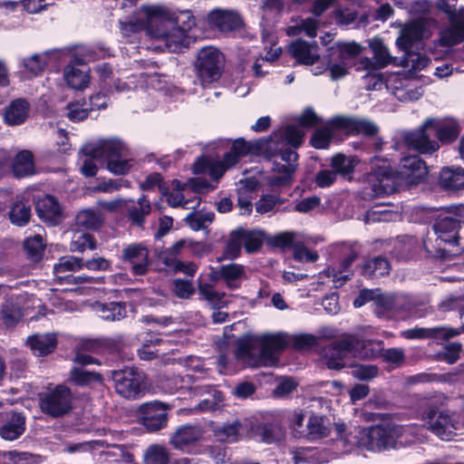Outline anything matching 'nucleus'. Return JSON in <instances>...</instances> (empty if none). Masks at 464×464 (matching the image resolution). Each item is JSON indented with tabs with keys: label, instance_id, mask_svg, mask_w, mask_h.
I'll return each mask as SVG.
<instances>
[{
	"label": "nucleus",
	"instance_id": "obj_1",
	"mask_svg": "<svg viewBox=\"0 0 464 464\" xmlns=\"http://www.w3.org/2000/svg\"><path fill=\"white\" fill-rule=\"evenodd\" d=\"M139 23L122 24V30L137 32L147 27L148 33L164 42L166 48L171 53L181 51L188 44L187 31L194 25L189 12H182L172 17L169 13L160 6H143L140 9Z\"/></svg>",
	"mask_w": 464,
	"mask_h": 464
},
{
	"label": "nucleus",
	"instance_id": "obj_2",
	"mask_svg": "<svg viewBox=\"0 0 464 464\" xmlns=\"http://www.w3.org/2000/svg\"><path fill=\"white\" fill-rule=\"evenodd\" d=\"M85 159L82 165V174H95L106 169L112 174H125L134 170L135 160L128 147L119 139H102L86 143L82 148Z\"/></svg>",
	"mask_w": 464,
	"mask_h": 464
},
{
	"label": "nucleus",
	"instance_id": "obj_3",
	"mask_svg": "<svg viewBox=\"0 0 464 464\" xmlns=\"http://www.w3.org/2000/svg\"><path fill=\"white\" fill-rule=\"evenodd\" d=\"M253 147L244 139L239 138L233 141L229 151L219 157L201 156L193 165V174H224L230 170L239 161V159L247 155Z\"/></svg>",
	"mask_w": 464,
	"mask_h": 464
},
{
	"label": "nucleus",
	"instance_id": "obj_4",
	"mask_svg": "<svg viewBox=\"0 0 464 464\" xmlns=\"http://www.w3.org/2000/svg\"><path fill=\"white\" fill-rule=\"evenodd\" d=\"M115 392L122 398L137 400L146 392V374L138 367L124 366L111 372Z\"/></svg>",
	"mask_w": 464,
	"mask_h": 464
},
{
	"label": "nucleus",
	"instance_id": "obj_5",
	"mask_svg": "<svg viewBox=\"0 0 464 464\" xmlns=\"http://www.w3.org/2000/svg\"><path fill=\"white\" fill-rule=\"evenodd\" d=\"M74 396L65 384H57L39 394V407L43 413L53 419L62 418L73 410Z\"/></svg>",
	"mask_w": 464,
	"mask_h": 464
},
{
	"label": "nucleus",
	"instance_id": "obj_6",
	"mask_svg": "<svg viewBox=\"0 0 464 464\" xmlns=\"http://www.w3.org/2000/svg\"><path fill=\"white\" fill-rule=\"evenodd\" d=\"M369 179L372 196L376 198L389 196L391 194L416 190L419 186H424L430 181V178L435 176H372Z\"/></svg>",
	"mask_w": 464,
	"mask_h": 464
},
{
	"label": "nucleus",
	"instance_id": "obj_7",
	"mask_svg": "<svg viewBox=\"0 0 464 464\" xmlns=\"http://www.w3.org/2000/svg\"><path fill=\"white\" fill-rule=\"evenodd\" d=\"M224 63V55L216 47L201 48L195 63L198 78L203 83H211L218 81L222 74Z\"/></svg>",
	"mask_w": 464,
	"mask_h": 464
},
{
	"label": "nucleus",
	"instance_id": "obj_8",
	"mask_svg": "<svg viewBox=\"0 0 464 464\" xmlns=\"http://www.w3.org/2000/svg\"><path fill=\"white\" fill-rule=\"evenodd\" d=\"M119 258L124 265L130 266V273L133 276H144L149 271L150 251L143 243L125 246Z\"/></svg>",
	"mask_w": 464,
	"mask_h": 464
},
{
	"label": "nucleus",
	"instance_id": "obj_9",
	"mask_svg": "<svg viewBox=\"0 0 464 464\" xmlns=\"http://www.w3.org/2000/svg\"><path fill=\"white\" fill-rule=\"evenodd\" d=\"M422 416L429 429L441 440H449L456 434L450 416L440 411L438 406L429 404L423 410Z\"/></svg>",
	"mask_w": 464,
	"mask_h": 464
},
{
	"label": "nucleus",
	"instance_id": "obj_10",
	"mask_svg": "<svg viewBox=\"0 0 464 464\" xmlns=\"http://www.w3.org/2000/svg\"><path fill=\"white\" fill-rule=\"evenodd\" d=\"M140 422L150 431H157L167 425L168 413L162 402L153 401L140 405L138 411Z\"/></svg>",
	"mask_w": 464,
	"mask_h": 464
},
{
	"label": "nucleus",
	"instance_id": "obj_11",
	"mask_svg": "<svg viewBox=\"0 0 464 464\" xmlns=\"http://www.w3.org/2000/svg\"><path fill=\"white\" fill-rule=\"evenodd\" d=\"M353 342L349 339V335L333 342L325 350L324 363L330 370L340 371L345 367L344 359L352 354L353 351Z\"/></svg>",
	"mask_w": 464,
	"mask_h": 464
},
{
	"label": "nucleus",
	"instance_id": "obj_12",
	"mask_svg": "<svg viewBox=\"0 0 464 464\" xmlns=\"http://www.w3.org/2000/svg\"><path fill=\"white\" fill-rule=\"evenodd\" d=\"M430 33L423 21H413L405 24L400 31L396 39V44L404 53L411 51L414 45H418L424 38H428Z\"/></svg>",
	"mask_w": 464,
	"mask_h": 464
},
{
	"label": "nucleus",
	"instance_id": "obj_13",
	"mask_svg": "<svg viewBox=\"0 0 464 464\" xmlns=\"http://www.w3.org/2000/svg\"><path fill=\"white\" fill-rule=\"evenodd\" d=\"M429 130H432L431 127H425V121L417 130L403 134V141L405 144L422 154H432L439 150V141L430 140Z\"/></svg>",
	"mask_w": 464,
	"mask_h": 464
},
{
	"label": "nucleus",
	"instance_id": "obj_14",
	"mask_svg": "<svg viewBox=\"0 0 464 464\" xmlns=\"http://www.w3.org/2000/svg\"><path fill=\"white\" fill-rule=\"evenodd\" d=\"M37 217L44 223L54 226L58 225L63 218V208L54 196L44 195L42 198L34 199Z\"/></svg>",
	"mask_w": 464,
	"mask_h": 464
},
{
	"label": "nucleus",
	"instance_id": "obj_15",
	"mask_svg": "<svg viewBox=\"0 0 464 464\" xmlns=\"http://www.w3.org/2000/svg\"><path fill=\"white\" fill-rule=\"evenodd\" d=\"M208 20L211 27L222 33L237 31L244 25L241 16L232 10L215 9L208 14Z\"/></svg>",
	"mask_w": 464,
	"mask_h": 464
},
{
	"label": "nucleus",
	"instance_id": "obj_16",
	"mask_svg": "<svg viewBox=\"0 0 464 464\" xmlns=\"http://www.w3.org/2000/svg\"><path fill=\"white\" fill-rule=\"evenodd\" d=\"M422 246L428 256L437 259L450 260L456 256L452 249L457 246L439 233L434 232L433 236L428 234L422 239Z\"/></svg>",
	"mask_w": 464,
	"mask_h": 464
},
{
	"label": "nucleus",
	"instance_id": "obj_17",
	"mask_svg": "<svg viewBox=\"0 0 464 464\" xmlns=\"http://www.w3.org/2000/svg\"><path fill=\"white\" fill-rule=\"evenodd\" d=\"M202 437V430L198 425H180L171 435L169 442L174 449L188 451Z\"/></svg>",
	"mask_w": 464,
	"mask_h": 464
},
{
	"label": "nucleus",
	"instance_id": "obj_18",
	"mask_svg": "<svg viewBox=\"0 0 464 464\" xmlns=\"http://www.w3.org/2000/svg\"><path fill=\"white\" fill-rule=\"evenodd\" d=\"M363 444L369 450L382 451L394 443L392 430L383 425H375L369 428Z\"/></svg>",
	"mask_w": 464,
	"mask_h": 464
},
{
	"label": "nucleus",
	"instance_id": "obj_19",
	"mask_svg": "<svg viewBox=\"0 0 464 464\" xmlns=\"http://www.w3.org/2000/svg\"><path fill=\"white\" fill-rule=\"evenodd\" d=\"M255 433L265 443L271 444L279 441L284 435L281 419L277 414L267 413L263 421L254 427Z\"/></svg>",
	"mask_w": 464,
	"mask_h": 464
},
{
	"label": "nucleus",
	"instance_id": "obj_20",
	"mask_svg": "<svg viewBox=\"0 0 464 464\" xmlns=\"http://www.w3.org/2000/svg\"><path fill=\"white\" fill-rule=\"evenodd\" d=\"M262 359L272 361L276 359V354L284 352L288 346V335L286 334H266L259 336Z\"/></svg>",
	"mask_w": 464,
	"mask_h": 464
},
{
	"label": "nucleus",
	"instance_id": "obj_21",
	"mask_svg": "<svg viewBox=\"0 0 464 464\" xmlns=\"http://www.w3.org/2000/svg\"><path fill=\"white\" fill-rule=\"evenodd\" d=\"M425 127H431V130H435L438 140L443 144L455 141L460 132L459 123L452 118H429L425 121Z\"/></svg>",
	"mask_w": 464,
	"mask_h": 464
},
{
	"label": "nucleus",
	"instance_id": "obj_22",
	"mask_svg": "<svg viewBox=\"0 0 464 464\" xmlns=\"http://www.w3.org/2000/svg\"><path fill=\"white\" fill-rule=\"evenodd\" d=\"M289 53L295 60L304 65H313L320 60L318 45L316 43H308L297 39L289 44Z\"/></svg>",
	"mask_w": 464,
	"mask_h": 464
},
{
	"label": "nucleus",
	"instance_id": "obj_23",
	"mask_svg": "<svg viewBox=\"0 0 464 464\" xmlns=\"http://www.w3.org/2000/svg\"><path fill=\"white\" fill-rule=\"evenodd\" d=\"M382 163L383 166L375 163V167L380 169L377 174H395L390 165L386 166L384 161ZM400 169L401 170L396 174H428L429 171L425 161L417 155L403 157L400 162Z\"/></svg>",
	"mask_w": 464,
	"mask_h": 464
},
{
	"label": "nucleus",
	"instance_id": "obj_24",
	"mask_svg": "<svg viewBox=\"0 0 464 464\" xmlns=\"http://www.w3.org/2000/svg\"><path fill=\"white\" fill-rule=\"evenodd\" d=\"M461 218L439 215L432 225V229L435 233H439L440 237L449 238L450 242L458 246L460 238L459 229L461 228Z\"/></svg>",
	"mask_w": 464,
	"mask_h": 464
},
{
	"label": "nucleus",
	"instance_id": "obj_25",
	"mask_svg": "<svg viewBox=\"0 0 464 464\" xmlns=\"http://www.w3.org/2000/svg\"><path fill=\"white\" fill-rule=\"evenodd\" d=\"M82 347L83 349L102 354L120 356L125 347V343L120 337H102L101 339L84 342Z\"/></svg>",
	"mask_w": 464,
	"mask_h": 464
},
{
	"label": "nucleus",
	"instance_id": "obj_26",
	"mask_svg": "<svg viewBox=\"0 0 464 464\" xmlns=\"http://www.w3.org/2000/svg\"><path fill=\"white\" fill-rule=\"evenodd\" d=\"M26 343L34 355L44 357L55 351L58 339L56 334L53 333L35 334L27 338Z\"/></svg>",
	"mask_w": 464,
	"mask_h": 464
},
{
	"label": "nucleus",
	"instance_id": "obj_27",
	"mask_svg": "<svg viewBox=\"0 0 464 464\" xmlns=\"http://www.w3.org/2000/svg\"><path fill=\"white\" fill-rule=\"evenodd\" d=\"M353 343V356L362 359H373L381 356L383 350V341L361 339L357 335L348 334Z\"/></svg>",
	"mask_w": 464,
	"mask_h": 464
},
{
	"label": "nucleus",
	"instance_id": "obj_28",
	"mask_svg": "<svg viewBox=\"0 0 464 464\" xmlns=\"http://www.w3.org/2000/svg\"><path fill=\"white\" fill-rule=\"evenodd\" d=\"M244 275L245 268L243 265L230 263L221 266L218 270L212 269L210 276L214 281L223 279L229 289H237L240 286V283H237V281L242 278Z\"/></svg>",
	"mask_w": 464,
	"mask_h": 464
},
{
	"label": "nucleus",
	"instance_id": "obj_29",
	"mask_svg": "<svg viewBox=\"0 0 464 464\" xmlns=\"http://www.w3.org/2000/svg\"><path fill=\"white\" fill-rule=\"evenodd\" d=\"M64 79L67 84L75 90H82L89 83V73L86 66L76 61L64 68Z\"/></svg>",
	"mask_w": 464,
	"mask_h": 464
},
{
	"label": "nucleus",
	"instance_id": "obj_30",
	"mask_svg": "<svg viewBox=\"0 0 464 464\" xmlns=\"http://www.w3.org/2000/svg\"><path fill=\"white\" fill-rule=\"evenodd\" d=\"M418 248V238L414 236L404 235L398 237L392 253L398 260L409 261L415 256Z\"/></svg>",
	"mask_w": 464,
	"mask_h": 464
},
{
	"label": "nucleus",
	"instance_id": "obj_31",
	"mask_svg": "<svg viewBox=\"0 0 464 464\" xmlns=\"http://www.w3.org/2000/svg\"><path fill=\"white\" fill-rule=\"evenodd\" d=\"M30 110L29 103L24 99H16L13 101L6 108L5 112V121L10 126L22 124L28 117Z\"/></svg>",
	"mask_w": 464,
	"mask_h": 464
},
{
	"label": "nucleus",
	"instance_id": "obj_32",
	"mask_svg": "<svg viewBox=\"0 0 464 464\" xmlns=\"http://www.w3.org/2000/svg\"><path fill=\"white\" fill-rule=\"evenodd\" d=\"M361 52L362 47L358 44H337L329 49L327 57L347 66L348 62L358 56Z\"/></svg>",
	"mask_w": 464,
	"mask_h": 464
},
{
	"label": "nucleus",
	"instance_id": "obj_33",
	"mask_svg": "<svg viewBox=\"0 0 464 464\" xmlns=\"http://www.w3.org/2000/svg\"><path fill=\"white\" fill-rule=\"evenodd\" d=\"M25 430V418L20 412H14L9 420L0 428V437L5 440L18 439Z\"/></svg>",
	"mask_w": 464,
	"mask_h": 464
},
{
	"label": "nucleus",
	"instance_id": "obj_34",
	"mask_svg": "<svg viewBox=\"0 0 464 464\" xmlns=\"http://www.w3.org/2000/svg\"><path fill=\"white\" fill-rule=\"evenodd\" d=\"M390 270L391 263L388 258L378 256L364 262L362 274L366 277L374 278L389 275Z\"/></svg>",
	"mask_w": 464,
	"mask_h": 464
},
{
	"label": "nucleus",
	"instance_id": "obj_35",
	"mask_svg": "<svg viewBox=\"0 0 464 464\" xmlns=\"http://www.w3.org/2000/svg\"><path fill=\"white\" fill-rule=\"evenodd\" d=\"M450 25L440 32V43L442 46H454L464 40V21H450Z\"/></svg>",
	"mask_w": 464,
	"mask_h": 464
},
{
	"label": "nucleus",
	"instance_id": "obj_36",
	"mask_svg": "<svg viewBox=\"0 0 464 464\" xmlns=\"http://www.w3.org/2000/svg\"><path fill=\"white\" fill-rule=\"evenodd\" d=\"M9 219L12 224L24 227L27 225L31 218V203L29 199L23 198L20 200H16L9 213Z\"/></svg>",
	"mask_w": 464,
	"mask_h": 464
},
{
	"label": "nucleus",
	"instance_id": "obj_37",
	"mask_svg": "<svg viewBox=\"0 0 464 464\" xmlns=\"http://www.w3.org/2000/svg\"><path fill=\"white\" fill-rule=\"evenodd\" d=\"M96 310L100 313V316L107 321H120L126 316V303L124 302H110L96 303Z\"/></svg>",
	"mask_w": 464,
	"mask_h": 464
},
{
	"label": "nucleus",
	"instance_id": "obj_38",
	"mask_svg": "<svg viewBox=\"0 0 464 464\" xmlns=\"http://www.w3.org/2000/svg\"><path fill=\"white\" fill-rule=\"evenodd\" d=\"M69 381L76 386H90L93 383H101L102 376L93 371H87L82 367H72L70 371Z\"/></svg>",
	"mask_w": 464,
	"mask_h": 464
},
{
	"label": "nucleus",
	"instance_id": "obj_39",
	"mask_svg": "<svg viewBox=\"0 0 464 464\" xmlns=\"http://www.w3.org/2000/svg\"><path fill=\"white\" fill-rule=\"evenodd\" d=\"M239 229L245 251L248 254L258 252L264 244L265 234L258 230H246L242 227Z\"/></svg>",
	"mask_w": 464,
	"mask_h": 464
},
{
	"label": "nucleus",
	"instance_id": "obj_40",
	"mask_svg": "<svg viewBox=\"0 0 464 464\" xmlns=\"http://www.w3.org/2000/svg\"><path fill=\"white\" fill-rule=\"evenodd\" d=\"M76 226L87 230H97L102 224V218L98 210L83 209L75 218Z\"/></svg>",
	"mask_w": 464,
	"mask_h": 464
},
{
	"label": "nucleus",
	"instance_id": "obj_41",
	"mask_svg": "<svg viewBox=\"0 0 464 464\" xmlns=\"http://www.w3.org/2000/svg\"><path fill=\"white\" fill-rule=\"evenodd\" d=\"M45 249V244L40 235H35L24 239V250L29 260L38 263L43 259Z\"/></svg>",
	"mask_w": 464,
	"mask_h": 464
},
{
	"label": "nucleus",
	"instance_id": "obj_42",
	"mask_svg": "<svg viewBox=\"0 0 464 464\" xmlns=\"http://www.w3.org/2000/svg\"><path fill=\"white\" fill-rule=\"evenodd\" d=\"M360 163V160L355 156L346 157L339 153L332 158L331 166L335 171V174H352L356 171L355 167Z\"/></svg>",
	"mask_w": 464,
	"mask_h": 464
},
{
	"label": "nucleus",
	"instance_id": "obj_43",
	"mask_svg": "<svg viewBox=\"0 0 464 464\" xmlns=\"http://www.w3.org/2000/svg\"><path fill=\"white\" fill-rule=\"evenodd\" d=\"M14 174H34L35 167L32 151L24 150L17 153L13 164Z\"/></svg>",
	"mask_w": 464,
	"mask_h": 464
},
{
	"label": "nucleus",
	"instance_id": "obj_44",
	"mask_svg": "<svg viewBox=\"0 0 464 464\" xmlns=\"http://www.w3.org/2000/svg\"><path fill=\"white\" fill-rule=\"evenodd\" d=\"M236 185L237 195L246 198H256L258 191L261 189V183L257 180L256 176H249L245 179H241L236 183Z\"/></svg>",
	"mask_w": 464,
	"mask_h": 464
},
{
	"label": "nucleus",
	"instance_id": "obj_45",
	"mask_svg": "<svg viewBox=\"0 0 464 464\" xmlns=\"http://www.w3.org/2000/svg\"><path fill=\"white\" fill-rule=\"evenodd\" d=\"M369 45L372 51L374 60L377 62L378 66L384 68L388 64L393 63L394 58L391 55L387 46L381 39H372Z\"/></svg>",
	"mask_w": 464,
	"mask_h": 464
},
{
	"label": "nucleus",
	"instance_id": "obj_46",
	"mask_svg": "<svg viewBox=\"0 0 464 464\" xmlns=\"http://www.w3.org/2000/svg\"><path fill=\"white\" fill-rule=\"evenodd\" d=\"M97 248V240L90 233H76L70 244L72 252L83 253L85 250H95Z\"/></svg>",
	"mask_w": 464,
	"mask_h": 464
},
{
	"label": "nucleus",
	"instance_id": "obj_47",
	"mask_svg": "<svg viewBox=\"0 0 464 464\" xmlns=\"http://www.w3.org/2000/svg\"><path fill=\"white\" fill-rule=\"evenodd\" d=\"M211 181L202 177H192L188 179L189 191L196 194H204L217 188L223 176H210Z\"/></svg>",
	"mask_w": 464,
	"mask_h": 464
},
{
	"label": "nucleus",
	"instance_id": "obj_48",
	"mask_svg": "<svg viewBox=\"0 0 464 464\" xmlns=\"http://www.w3.org/2000/svg\"><path fill=\"white\" fill-rule=\"evenodd\" d=\"M257 343L259 344V335L247 334L239 337L237 341L235 356L237 359L250 357L252 351Z\"/></svg>",
	"mask_w": 464,
	"mask_h": 464
},
{
	"label": "nucleus",
	"instance_id": "obj_49",
	"mask_svg": "<svg viewBox=\"0 0 464 464\" xmlns=\"http://www.w3.org/2000/svg\"><path fill=\"white\" fill-rule=\"evenodd\" d=\"M82 269V257L74 256H61L58 263L53 266V273L59 276L65 272H73Z\"/></svg>",
	"mask_w": 464,
	"mask_h": 464
},
{
	"label": "nucleus",
	"instance_id": "obj_50",
	"mask_svg": "<svg viewBox=\"0 0 464 464\" xmlns=\"http://www.w3.org/2000/svg\"><path fill=\"white\" fill-rule=\"evenodd\" d=\"M2 316L4 323L7 326H14L19 322L22 316L21 308L12 299H8L3 304Z\"/></svg>",
	"mask_w": 464,
	"mask_h": 464
},
{
	"label": "nucleus",
	"instance_id": "obj_51",
	"mask_svg": "<svg viewBox=\"0 0 464 464\" xmlns=\"http://www.w3.org/2000/svg\"><path fill=\"white\" fill-rule=\"evenodd\" d=\"M438 186L441 191L457 193L464 189V176H438Z\"/></svg>",
	"mask_w": 464,
	"mask_h": 464
},
{
	"label": "nucleus",
	"instance_id": "obj_52",
	"mask_svg": "<svg viewBox=\"0 0 464 464\" xmlns=\"http://www.w3.org/2000/svg\"><path fill=\"white\" fill-rule=\"evenodd\" d=\"M358 118L348 116H336L329 121L334 130H343L346 134L355 135Z\"/></svg>",
	"mask_w": 464,
	"mask_h": 464
},
{
	"label": "nucleus",
	"instance_id": "obj_53",
	"mask_svg": "<svg viewBox=\"0 0 464 464\" xmlns=\"http://www.w3.org/2000/svg\"><path fill=\"white\" fill-rule=\"evenodd\" d=\"M169 455L167 450L160 445L150 446L144 458L145 464H168Z\"/></svg>",
	"mask_w": 464,
	"mask_h": 464
},
{
	"label": "nucleus",
	"instance_id": "obj_54",
	"mask_svg": "<svg viewBox=\"0 0 464 464\" xmlns=\"http://www.w3.org/2000/svg\"><path fill=\"white\" fill-rule=\"evenodd\" d=\"M243 241L239 235V229L234 230L230 233V237L227 242L224 256L229 259H236L241 253Z\"/></svg>",
	"mask_w": 464,
	"mask_h": 464
},
{
	"label": "nucleus",
	"instance_id": "obj_55",
	"mask_svg": "<svg viewBox=\"0 0 464 464\" xmlns=\"http://www.w3.org/2000/svg\"><path fill=\"white\" fill-rule=\"evenodd\" d=\"M298 154L293 150H285L281 155L283 164H278L279 174H294L297 170V164L295 163Z\"/></svg>",
	"mask_w": 464,
	"mask_h": 464
},
{
	"label": "nucleus",
	"instance_id": "obj_56",
	"mask_svg": "<svg viewBox=\"0 0 464 464\" xmlns=\"http://www.w3.org/2000/svg\"><path fill=\"white\" fill-rule=\"evenodd\" d=\"M334 136V129L330 126L329 122L326 126L318 129L312 140V145L316 149H325L328 147L332 138Z\"/></svg>",
	"mask_w": 464,
	"mask_h": 464
},
{
	"label": "nucleus",
	"instance_id": "obj_57",
	"mask_svg": "<svg viewBox=\"0 0 464 464\" xmlns=\"http://www.w3.org/2000/svg\"><path fill=\"white\" fill-rule=\"evenodd\" d=\"M430 60L423 54L420 53H415L408 51V53H404V66L411 68L414 71H420L427 67Z\"/></svg>",
	"mask_w": 464,
	"mask_h": 464
},
{
	"label": "nucleus",
	"instance_id": "obj_58",
	"mask_svg": "<svg viewBox=\"0 0 464 464\" xmlns=\"http://www.w3.org/2000/svg\"><path fill=\"white\" fill-rule=\"evenodd\" d=\"M401 336L413 340V339H426V338H436L439 336L438 328H411L401 332Z\"/></svg>",
	"mask_w": 464,
	"mask_h": 464
},
{
	"label": "nucleus",
	"instance_id": "obj_59",
	"mask_svg": "<svg viewBox=\"0 0 464 464\" xmlns=\"http://www.w3.org/2000/svg\"><path fill=\"white\" fill-rule=\"evenodd\" d=\"M173 293L181 299L189 298L195 292V288L191 281L182 278L173 280Z\"/></svg>",
	"mask_w": 464,
	"mask_h": 464
},
{
	"label": "nucleus",
	"instance_id": "obj_60",
	"mask_svg": "<svg viewBox=\"0 0 464 464\" xmlns=\"http://www.w3.org/2000/svg\"><path fill=\"white\" fill-rule=\"evenodd\" d=\"M317 344V338L312 334H300L292 338V347L295 350H309Z\"/></svg>",
	"mask_w": 464,
	"mask_h": 464
},
{
	"label": "nucleus",
	"instance_id": "obj_61",
	"mask_svg": "<svg viewBox=\"0 0 464 464\" xmlns=\"http://www.w3.org/2000/svg\"><path fill=\"white\" fill-rule=\"evenodd\" d=\"M306 426V436L310 439L324 438L327 435L326 428L324 426L322 419L317 416H311Z\"/></svg>",
	"mask_w": 464,
	"mask_h": 464
},
{
	"label": "nucleus",
	"instance_id": "obj_62",
	"mask_svg": "<svg viewBox=\"0 0 464 464\" xmlns=\"http://www.w3.org/2000/svg\"><path fill=\"white\" fill-rule=\"evenodd\" d=\"M379 369L375 365L356 364L353 367V376L361 381H370L378 375Z\"/></svg>",
	"mask_w": 464,
	"mask_h": 464
},
{
	"label": "nucleus",
	"instance_id": "obj_63",
	"mask_svg": "<svg viewBox=\"0 0 464 464\" xmlns=\"http://www.w3.org/2000/svg\"><path fill=\"white\" fill-rule=\"evenodd\" d=\"M281 137L294 148L299 147L304 139V132L295 125H287L284 131L281 133Z\"/></svg>",
	"mask_w": 464,
	"mask_h": 464
},
{
	"label": "nucleus",
	"instance_id": "obj_64",
	"mask_svg": "<svg viewBox=\"0 0 464 464\" xmlns=\"http://www.w3.org/2000/svg\"><path fill=\"white\" fill-rule=\"evenodd\" d=\"M294 259L299 262H315L319 256L315 251H310L303 243L294 244L293 246Z\"/></svg>",
	"mask_w": 464,
	"mask_h": 464
}]
</instances>
